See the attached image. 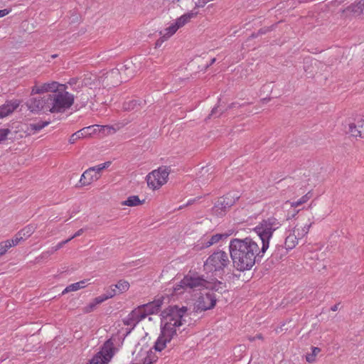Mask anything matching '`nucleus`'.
<instances>
[{
    "instance_id": "nucleus-1",
    "label": "nucleus",
    "mask_w": 364,
    "mask_h": 364,
    "mask_svg": "<svg viewBox=\"0 0 364 364\" xmlns=\"http://www.w3.org/2000/svg\"><path fill=\"white\" fill-rule=\"evenodd\" d=\"M282 224L274 217L262 220L255 228V231L259 237L262 247L250 237L245 239H232L229 245L230 257L233 266L239 271L250 270L259 262L269 248V240L273 232L279 229Z\"/></svg>"
},
{
    "instance_id": "nucleus-2",
    "label": "nucleus",
    "mask_w": 364,
    "mask_h": 364,
    "mask_svg": "<svg viewBox=\"0 0 364 364\" xmlns=\"http://www.w3.org/2000/svg\"><path fill=\"white\" fill-rule=\"evenodd\" d=\"M188 311L186 306L179 307L177 305L169 306L161 312V334L154 345L156 351H161L166 343L171 341L176 334V327L186 323L183 318Z\"/></svg>"
},
{
    "instance_id": "nucleus-3",
    "label": "nucleus",
    "mask_w": 364,
    "mask_h": 364,
    "mask_svg": "<svg viewBox=\"0 0 364 364\" xmlns=\"http://www.w3.org/2000/svg\"><path fill=\"white\" fill-rule=\"evenodd\" d=\"M136 73V66L131 60H127L124 64L119 65L117 68L107 73L105 80L112 86H116L123 81L132 77Z\"/></svg>"
},
{
    "instance_id": "nucleus-4",
    "label": "nucleus",
    "mask_w": 364,
    "mask_h": 364,
    "mask_svg": "<svg viewBox=\"0 0 364 364\" xmlns=\"http://www.w3.org/2000/svg\"><path fill=\"white\" fill-rule=\"evenodd\" d=\"M49 98L51 113L64 112L73 105L75 100L74 95L63 87H60L57 92L49 93Z\"/></svg>"
},
{
    "instance_id": "nucleus-5",
    "label": "nucleus",
    "mask_w": 364,
    "mask_h": 364,
    "mask_svg": "<svg viewBox=\"0 0 364 364\" xmlns=\"http://www.w3.org/2000/svg\"><path fill=\"white\" fill-rule=\"evenodd\" d=\"M228 254L223 250H218L211 254L204 263V269L215 275H223L224 269L230 264Z\"/></svg>"
},
{
    "instance_id": "nucleus-6",
    "label": "nucleus",
    "mask_w": 364,
    "mask_h": 364,
    "mask_svg": "<svg viewBox=\"0 0 364 364\" xmlns=\"http://www.w3.org/2000/svg\"><path fill=\"white\" fill-rule=\"evenodd\" d=\"M49 93L43 97H32L25 103L27 109L34 114H38L40 112H50Z\"/></svg>"
},
{
    "instance_id": "nucleus-7",
    "label": "nucleus",
    "mask_w": 364,
    "mask_h": 364,
    "mask_svg": "<svg viewBox=\"0 0 364 364\" xmlns=\"http://www.w3.org/2000/svg\"><path fill=\"white\" fill-rule=\"evenodd\" d=\"M238 198L239 196L231 193L219 198L212 208L213 214L218 217L225 215L228 210L235 203Z\"/></svg>"
},
{
    "instance_id": "nucleus-8",
    "label": "nucleus",
    "mask_w": 364,
    "mask_h": 364,
    "mask_svg": "<svg viewBox=\"0 0 364 364\" xmlns=\"http://www.w3.org/2000/svg\"><path fill=\"white\" fill-rule=\"evenodd\" d=\"M218 299V294L213 292L207 291L205 294H200L195 303L194 311L202 312L213 309Z\"/></svg>"
},
{
    "instance_id": "nucleus-9",
    "label": "nucleus",
    "mask_w": 364,
    "mask_h": 364,
    "mask_svg": "<svg viewBox=\"0 0 364 364\" xmlns=\"http://www.w3.org/2000/svg\"><path fill=\"white\" fill-rule=\"evenodd\" d=\"M198 14V12H188L176 20V22L172 23L170 26L165 29V33L160 31V35H163V38L167 40L172 36L180 28L186 25L190 20L195 18Z\"/></svg>"
},
{
    "instance_id": "nucleus-10",
    "label": "nucleus",
    "mask_w": 364,
    "mask_h": 364,
    "mask_svg": "<svg viewBox=\"0 0 364 364\" xmlns=\"http://www.w3.org/2000/svg\"><path fill=\"white\" fill-rule=\"evenodd\" d=\"M113 342L108 339L104 343L102 350L91 359L89 364H107L113 355Z\"/></svg>"
},
{
    "instance_id": "nucleus-11",
    "label": "nucleus",
    "mask_w": 364,
    "mask_h": 364,
    "mask_svg": "<svg viewBox=\"0 0 364 364\" xmlns=\"http://www.w3.org/2000/svg\"><path fill=\"white\" fill-rule=\"evenodd\" d=\"M206 281L203 276L189 273L181 281V287L184 289L189 288L191 289H200V287L205 288Z\"/></svg>"
},
{
    "instance_id": "nucleus-12",
    "label": "nucleus",
    "mask_w": 364,
    "mask_h": 364,
    "mask_svg": "<svg viewBox=\"0 0 364 364\" xmlns=\"http://www.w3.org/2000/svg\"><path fill=\"white\" fill-rule=\"evenodd\" d=\"M60 87L64 89L67 88L66 85L59 84L58 82L52 81L50 82H46L41 85H35L32 87L31 95L35 94H44L46 92L53 93L59 90Z\"/></svg>"
},
{
    "instance_id": "nucleus-13",
    "label": "nucleus",
    "mask_w": 364,
    "mask_h": 364,
    "mask_svg": "<svg viewBox=\"0 0 364 364\" xmlns=\"http://www.w3.org/2000/svg\"><path fill=\"white\" fill-rule=\"evenodd\" d=\"M230 234L228 233H222V234H215L212 235L210 238L208 237H203L200 242L196 245V248L198 250H202L204 248L209 247L218 242L220 240L226 239L230 236Z\"/></svg>"
},
{
    "instance_id": "nucleus-14",
    "label": "nucleus",
    "mask_w": 364,
    "mask_h": 364,
    "mask_svg": "<svg viewBox=\"0 0 364 364\" xmlns=\"http://www.w3.org/2000/svg\"><path fill=\"white\" fill-rule=\"evenodd\" d=\"M164 302V296H161L154 299L153 301L149 302L145 304L140 305L146 316L157 314L161 308Z\"/></svg>"
},
{
    "instance_id": "nucleus-15",
    "label": "nucleus",
    "mask_w": 364,
    "mask_h": 364,
    "mask_svg": "<svg viewBox=\"0 0 364 364\" xmlns=\"http://www.w3.org/2000/svg\"><path fill=\"white\" fill-rule=\"evenodd\" d=\"M348 132L352 136L364 138V118L360 117L348 125Z\"/></svg>"
},
{
    "instance_id": "nucleus-16",
    "label": "nucleus",
    "mask_w": 364,
    "mask_h": 364,
    "mask_svg": "<svg viewBox=\"0 0 364 364\" xmlns=\"http://www.w3.org/2000/svg\"><path fill=\"white\" fill-rule=\"evenodd\" d=\"M205 289L208 291L213 292L222 295L223 292L227 291L226 284L217 279L213 281H206Z\"/></svg>"
},
{
    "instance_id": "nucleus-17",
    "label": "nucleus",
    "mask_w": 364,
    "mask_h": 364,
    "mask_svg": "<svg viewBox=\"0 0 364 364\" xmlns=\"http://www.w3.org/2000/svg\"><path fill=\"white\" fill-rule=\"evenodd\" d=\"M19 105L20 101L18 100L6 101L4 105L0 106V119L11 114Z\"/></svg>"
},
{
    "instance_id": "nucleus-18",
    "label": "nucleus",
    "mask_w": 364,
    "mask_h": 364,
    "mask_svg": "<svg viewBox=\"0 0 364 364\" xmlns=\"http://www.w3.org/2000/svg\"><path fill=\"white\" fill-rule=\"evenodd\" d=\"M100 176H97V172L94 173L93 168H88L81 176L80 183L81 186L90 185L92 182L98 180Z\"/></svg>"
},
{
    "instance_id": "nucleus-19",
    "label": "nucleus",
    "mask_w": 364,
    "mask_h": 364,
    "mask_svg": "<svg viewBox=\"0 0 364 364\" xmlns=\"http://www.w3.org/2000/svg\"><path fill=\"white\" fill-rule=\"evenodd\" d=\"M146 104V101L141 99H134L123 104V109L125 111H139L142 109Z\"/></svg>"
},
{
    "instance_id": "nucleus-20",
    "label": "nucleus",
    "mask_w": 364,
    "mask_h": 364,
    "mask_svg": "<svg viewBox=\"0 0 364 364\" xmlns=\"http://www.w3.org/2000/svg\"><path fill=\"white\" fill-rule=\"evenodd\" d=\"M146 180L148 186L154 190L159 189L162 186V183L158 177V173H156V171L149 173L146 176Z\"/></svg>"
},
{
    "instance_id": "nucleus-21",
    "label": "nucleus",
    "mask_w": 364,
    "mask_h": 364,
    "mask_svg": "<svg viewBox=\"0 0 364 364\" xmlns=\"http://www.w3.org/2000/svg\"><path fill=\"white\" fill-rule=\"evenodd\" d=\"M91 130H92V127H85V128L75 132L74 134H73L70 136V137L69 139V142L70 144H74L79 139L90 136L92 134Z\"/></svg>"
},
{
    "instance_id": "nucleus-22",
    "label": "nucleus",
    "mask_w": 364,
    "mask_h": 364,
    "mask_svg": "<svg viewBox=\"0 0 364 364\" xmlns=\"http://www.w3.org/2000/svg\"><path fill=\"white\" fill-rule=\"evenodd\" d=\"M300 239L297 235L293 232V234L288 235L284 242L285 249L287 250H292L298 244V240Z\"/></svg>"
},
{
    "instance_id": "nucleus-23",
    "label": "nucleus",
    "mask_w": 364,
    "mask_h": 364,
    "mask_svg": "<svg viewBox=\"0 0 364 364\" xmlns=\"http://www.w3.org/2000/svg\"><path fill=\"white\" fill-rule=\"evenodd\" d=\"M155 171L158 173V177L161 181L162 185L165 184L171 172V168L169 166H161Z\"/></svg>"
},
{
    "instance_id": "nucleus-24",
    "label": "nucleus",
    "mask_w": 364,
    "mask_h": 364,
    "mask_svg": "<svg viewBox=\"0 0 364 364\" xmlns=\"http://www.w3.org/2000/svg\"><path fill=\"white\" fill-rule=\"evenodd\" d=\"M87 280H82L76 283L71 284L68 285L62 292V294H65L66 293L70 292V291H77L80 289H82L86 287Z\"/></svg>"
},
{
    "instance_id": "nucleus-25",
    "label": "nucleus",
    "mask_w": 364,
    "mask_h": 364,
    "mask_svg": "<svg viewBox=\"0 0 364 364\" xmlns=\"http://www.w3.org/2000/svg\"><path fill=\"white\" fill-rule=\"evenodd\" d=\"M129 314L136 324L146 317L140 306L132 310Z\"/></svg>"
},
{
    "instance_id": "nucleus-26",
    "label": "nucleus",
    "mask_w": 364,
    "mask_h": 364,
    "mask_svg": "<svg viewBox=\"0 0 364 364\" xmlns=\"http://www.w3.org/2000/svg\"><path fill=\"white\" fill-rule=\"evenodd\" d=\"M313 223L314 222H310L309 224H305L304 226L300 227L296 225L293 232L297 235V237L301 239L309 232V228Z\"/></svg>"
},
{
    "instance_id": "nucleus-27",
    "label": "nucleus",
    "mask_w": 364,
    "mask_h": 364,
    "mask_svg": "<svg viewBox=\"0 0 364 364\" xmlns=\"http://www.w3.org/2000/svg\"><path fill=\"white\" fill-rule=\"evenodd\" d=\"M144 202V200H141L137 196H131L127 198V199L123 202H122V205H127V206H136L139 205L143 204Z\"/></svg>"
},
{
    "instance_id": "nucleus-28",
    "label": "nucleus",
    "mask_w": 364,
    "mask_h": 364,
    "mask_svg": "<svg viewBox=\"0 0 364 364\" xmlns=\"http://www.w3.org/2000/svg\"><path fill=\"white\" fill-rule=\"evenodd\" d=\"M311 353H307L306 355V360L308 363H312L316 361V355L321 352V348L318 347H312Z\"/></svg>"
},
{
    "instance_id": "nucleus-29",
    "label": "nucleus",
    "mask_w": 364,
    "mask_h": 364,
    "mask_svg": "<svg viewBox=\"0 0 364 364\" xmlns=\"http://www.w3.org/2000/svg\"><path fill=\"white\" fill-rule=\"evenodd\" d=\"M49 123H50V122L45 121V122H39L36 124H30L29 127H28V129L30 131H33L34 132H38V131L41 130L42 129H43L47 125H48Z\"/></svg>"
},
{
    "instance_id": "nucleus-30",
    "label": "nucleus",
    "mask_w": 364,
    "mask_h": 364,
    "mask_svg": "<svg viewBox=\"0 0 364 364\" xmlns=\"http://www.w3.org/2000/svg\"><path fill=\"white\" fill-rule=\"evenodd\" d=\"M114 287L118 290L119 293H122L129 289V284L127 281L121 279Z\"/></svg>"
},
{
    "instance_id": "nucleus-31",
    "label": "nucleus",
    "mask_w": 364,
    "mask_h": 364,
    "mask_svg": "<svg viewBox=\"0 0 364 364\" xmlns=\"http://www.w3.org/2000/svg\"><path fill=\"white\" fill-rule=\"evenodd\" d=\"M311 197V191H309L306 195L303 196L300 199L296 201H294L291 203L292 207H297L303 203L307 202Z\"/></svg>"
},
{
    "instance_id": "nucleus-32",
    "label": "nucleus",
    "mask_w": 364,
    "mask_h": 364,
    "mask_svg": "<svg viewBox=\"0 0 364 364\" xmlns=\"http://www.w3.org/2000/svg\"><path fill=\"white\" fill-rule=\"evenodd\" d=\"M34 228L31 225H28L18 231V233H21V235H22L24 237V240L29 237L34 232Z\"/></svg>"
},
{
    "instance_id": "nucleus-33",
    "label": "nucleus",
    "mask_w": 364,
    "mask_h": 364,
    "mask_svg": "<svg viewBox=\"0 0 364 364\" xmlns=\"http://www.w3.org/2000/svg\"><path fill=\"white\" fill-rule=\"evenodd\" d=\"M79 81H78V79H76V78H72L70 79L67 84H65L67 85V88H68V85L70 86V87L73 90H77L78 89H80L81 87H82V84H79L78 83Z\"/></svg>"
},
{
    "instance_id": "nucleus-34",
    "label": "nucleus",
    "mask_w": 364,
    "mask_h": 364,
    "mask_svg": "<svg viewBox=\"0 0 364 364\" xmlns=\"http://www.w3.org/2000/svg\"><path fill=\"white\" fill-rule=\"evenodd\" d=\"M24 240V237L21 235V233H18V232L15 235L13 239L11 240H7L10 244L11 247L17 245L21 241Z\"/></svg>"
},
{
    "instance_id": "nucleus-35",
    "label": "nucleus",
    "mask_w": 364,
    "mask_h": 364,
    "mask_svg": "<svg viewBox=\"0 0 364 364\" xmlns=\"http://www.w3.org/2000/svg\"><path fill=\"white\" fill-rule=\"evenodd\" d=\"M219 106L215 107L211 110L210 114L208 116L205 120L210 119L211 117H218L223 113V110L221 109H218Z\"/></svg>"
},
{
    "instance_id": "nucleus-36",
    "label": "nucleus",
    "mask_w": 364,
    "mask_h": 364,
    "mask_svg": "<svg viewBox=\"0 0 364 364\" xmlns=\"http://www.w3.org/2000/svg\"><path fill=\"white\" fill-rule=\"evenodd\" d=\"M11 248V244L8 241L0 242V256L4 255Z\"/></svg>"
},
{
    "instance_id": "nucleus-37",
    "label": "nucleus",
    "mask_w": 364,
    "mask_h": 364,
    "mask_svg": "<svg viewBox=\"0 0 364 364\" xmlns=\"http://www.w3.org/2000/svg\"><path fill=\"white\" fill-rule=\"evenodd\" d=\"M123 323L125 326H132V328L128 333H129L131 330L136 326V323L134 321L133 318L129 316V314H128V316L123 319Z\"/></svg>"
},
{
    "instance_id": "nucleus-38",
    "label": "nucleus",
    "mask_w": 364,
    "mask_h": 364,
    "mask_svg": "<svg viewBox=\"0 0 364 364\" xmlns=\"http://www.w3.org/2000/svg\"><path fill=\"white\" fill-rule=\"evenodd\" d=\"M10 133L11 130L8 128L0 129V143L7 139V136Z\"/></svg>"
},
{
    "instance_id": "nucleus-39",
    "label": "nucleus",
    "mask_w": 364,
    "mask_h": 364,
    "mask_svg": "<svg viewBox=\"0 0 364 364\" xmlns=\"http://www.w3.org/2000/svg\"><path fill=\"white\" fill-rule=\"evenodd\" d=\"M70 241V239H67L65 240H63V241L59 242L57 245L53 247L50 249L51 253H54L55 252L58 251V250L62 248L65 244H67Z\"/></svg>"
},
{
    "instance_id": "nucleus-40",
    "label": "nucleus",
    "mask_w": 364,
    "mask_h": 364,
    "mask_svg": "<svg viewBox=\"0 0 364 364\" xmlns=\"http://www.w3.org/2000/svg\"><path fill=\"white\" fill-rule=\"evenodd\" d=\"M156 360L155 359V356L152 355V353L148 354L146 357L144 359L142 364H152Z\"/></svg>"
},
{
    "instance_id": "nucleus-41",
    "label": "nucleus",
    "mask_w": 364,
    "mask_h": 364,
    "mask_svg": "<svg viewBox=\"0 0 364 364\" xmlns=\"http://www.w3.org/2000/svg\"><path fill=\"white\" fill-rule=\"evenodd\" d=\"M95 307H96V305L95 304V303L93 301H92L91 303H90L88 305H87L86 306H85L83 308V312L85 314L90 313L94 311Z\"/></svg>"
},
{
    "instance_id": "nucleus-42",
    "label": "nucleus",
    "mask_w": 364,
    "mask_h": 364,
    "mask_svg": "<svg viewBox=\"0 0 364 364\" xmlns=\"http://www.w3.org/2000/svg\"><path fill=\"white\" fill-rule=\"evenodd\" d=\"M105 294L107 296V299L112 298L114 296L117 294L116 288L114 286H111L110 289H109Z\"/></svg>"
},
{
    "instance_id": "nucleus-43",
    "label": "nucleus",
    "mask_w": 364,
    "mask_h": 364,
    "mask_svg": "<svg viewBox=\"0 0 364 364\" xmlns=\"http://www.w3.org/2000/svg\"><path fill=\"white\" fill-rule=\"evenodd\" d=\"M106 300H107V298L105 296V294H102V295L95 298L92 301L97 306V304H100L102 303L103 301H105Z\"/></svg>"
},
{
    "instance_id": "nucleus-44",
    "label": "nucleus",
    "mask_w": 364,
    "mask_h": 364,
    "mask_svg": "<svg viewBox=\"0 0 364 364\" xmlns=\"http://www.w3.org/2000/svg\"><path fill=\"white\" fill-rule=\"evenodd\" d=\"M280 250V247H278V250H275L274 252L272 254V259L274 258L276 259H278L279 258H281L282 255H279V251Z\"/></svg>"
},
{
    "instance_id": "nucleus-45",
    "label": "nucleus",
    "mask_w": 364,
    "mask_h": 364,
    "mask_svg": "<svg viewBox=\"0 0 364 364\" xmlns=\"http://www.w3.org/2000/svg\"><path fill=\"white\" fill-rule=\"evenodd\" d=\"M85 230L83 228H81L78 230L72 237H69L68 239L73 240L75 237H77L80 235H81L84 232Z\"/></svg>"
},
{
    "instance_id": "nucleus-46",
    "label": "nucleus",
    "mask_w": 364,
    "mask_h": 364,
    "mask_svg": "<svg viewBox=\"0 0 364 364\" xmlns=\"http://www.w3.org/2000/svg\"><path fill=\"white\" fill-rule=\"evenodd\" d=\"M90 168H93L94 169V173L95 172H97V176H100L99 174H100V171L103 170L102 166H101V164L95 166H93V167H90Z\"/></svg>"
},
{
    "instance_id": "nucleus-47",
    "label": "nucleus",
    "mask_w": 364,
    "mask_h": 364,
    "mask_svg": "<svg viewBox=\"0 0 364 364\" xmlns=\"http://www.w3.org/2000/svg\"><path fill=\"white\" fill-rule=\"evenodd\" d=\"M11 11V9H5L0 10V18L4 17V16H6V15H7V14H9Z\"/></svg>"
},
{
    "instance_id": "nucleus-48",
    "label": "nucleus",
    "mask_w": 364,
    "mask_h": 364,
    "mask_svg": "<svg viewBox=\"0 0 364 364\" xmlns=\"http://www.w3.org/2000/svg\"><path fill=\"white\" fill-rule=\"evenodd\" d=\"M161 37L158 39L156 42V47H160L162 43L166 41L164 38H163V35H161Z\"/></svg>"
},
{
    "instance_id": "nucleus-49",
    "label": "nucleus",
    "mask_w": 364,
    "mask_h": 364,
    "mask_svg": "<svg viewBox=\"0 0 364 364\" xmlns=\"http://www.w3.org/2000/svg\"><path fill=\"white\" fill-rule=\"evenodd\" d=\"M53 253H51V250H48L46 252H43L41 257L43 259H47Z\"/></svg>"
},
{
    "instance_id": "nucleus-50",
    "label": "nucleus",
    "mask_w": 364,
    "mask_h": 364,
    "mask_svg": "<svg viewBox=\"0 0 364 364\" xmlns=\"http://www.w3.org/2000/svg\"><path fill=\"white\" fill-rule=\"evenodd\" d=\"M111 165V161H106L103 164H101V166H102L103 170L105 168H108Z\"/></svg>"
},
{
    "instance_id": "nucleus-51",
    "label": "nucleus",
    "mask_w": 364,
    "mask_h": 364,
    "mask_svg": "<svg viewBox=\"0 0 364 364\" xmlns=\"http://www.w3.org/2000/svg\"><path fill=\"white\" fill-rule=\"evenodd\" d=\"M339 304H336L335 305L332 306L331 308V310L333 311H336L338 309Z\"/></svg>"
},
{
    "instance_id": "nucleus-52",
    "label": "nucleus",
    "mask_w": 364,
    "mask_h": 364,
    "mask_svg": "<svg viewBox=\"0 0 364 364\" xmlns=\"http://www.w3.org/2000/svg\"><path fill=\"white\" fill-rule=\"evenodd\" d=\"M255 338H258V339H262V334H257L255 337H253V338H250V340L251 341H253L255 340Z\"/></svg>"
},
{
    "instance_id": "nucleus-53",
    "label": "nucleus",
    "mask_w": 364,
    "mask_h": 364,
    "mask_svg": "<svg viewBox=\"0 0 364 364\" xmlns=\"http://www.w3.org/2000/svg\"><path fill=\"white\" fill-rule=\"evenodd\" d=\"M9 358L8 355L5 356V355H2L1 358H0V363L5 360L6 359H7Z\"/></svg>"
},
{
    "instance_id": "nucleus-54",
    "label": "nucleus",
    "mask_w": 364,
    "mask_h": 364,
    "mask_svg": "<svg viewBox=\"0 0 364 364\" xmlns=\"http://www.w3.org/2000/svg\"><path fill=\"white\" fill-rule=\"evenodd\" d=\"M216 59L215 58H212L210 62V64L207 65V67L213 65L215 62Z\"/></svg>"
},
{
    "instance_id": "nucleus-55",
    "label": "nucleus",
    "mask_w": 364,
    "mask_h": 364,
    "mask_svg": "<svg viewBox=\"0 0 364 364\" xmlns=\"http://www.w3.org/2000/svg\"><path fill=\"white\" fill-rule=\"evenodd\" d=\"M362 8H364V0L361 2L359 3V9H361Z\"/></svg>"
},
{
    "instance_id": "nucleus-56",
    "label": "nucleus",
    "mask_w": 364,
    "mask_h": 364,
    "mask_svg": "<svg viewBox=\"0 0 364 364\" xmlns=\"http://www.w3.org/2000/svg\"><path fill=\"white\" fill-rule=\"evenodd\" d=\"M193 201H194V200H189V201L187 203V204H186V205H188L192 204Z\"/></svg>"
},
{
    "instance_id": "nucleus-57",
    "label": "nucleus",
    "mask_w": 364,
    "mask_h": 364,
    "mask_svg": "<svg viewBox=\"0 0 364 364\" xmlns=\"http://www.w3.org/2000/svg\"><path fill=\"white\" fill-rule=\"evenodd\" d=\"M259 33H264L263 31H262V29H260V30L259 31Z\"/></svg>"
},
{
    "instance_id": "nucleus-58",
    "label": "nucleus",
    "mask_w": 364,
    "mask_h": 364,
    "mask_svg": "<svg viewBox=\"0 0 364 364\" xmlns=\"http://www.w3.org/2000/svg\"><path fill=\"white\" fill-rule=\"evenodd\" d=\"M57 56V55H52V58H55Z\"/></svg>"
}]
</instances>
